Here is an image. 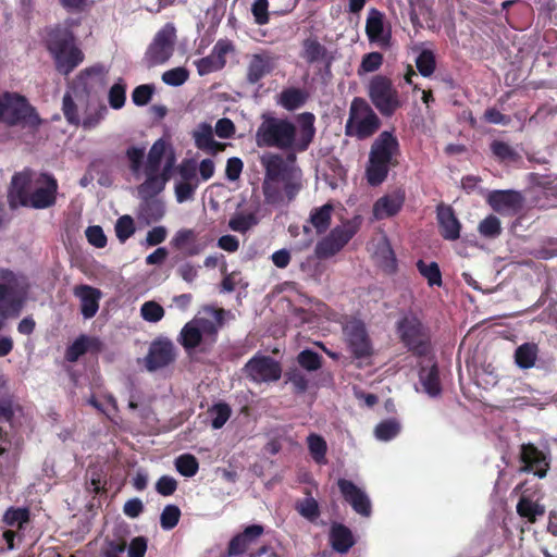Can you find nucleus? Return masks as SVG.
<instances>
[{
  "mask_svg": "<svg viewBox=\"0 0 557 557\" xmlns=\"http://www.w3.org/2000/svg\"><path fill=\"white\" fill-rule=\"evenodd\" d=\"M343 333L354 358L364 359L372 356V342L363 321L356 318L349 319L343 326Z\"/></svg>",
  "mask_w": 557,
  "mask_h": 557,
  "instance_id": "obj_14",
  "label": "nucleus"
},
{
  "mask_svg": "<svg viewBox=\"0 0 557 557\" xmlns=\"http://www.w3.org/2000/svg\"><path fill=\"white\" fill-rule=\"evenodd\" d=\"M269 1L268 0H255L251 5V13L255 17V22L258 25H265L270 21L269 16Z\"/></svg>",
  "mask_w": 557,
  "mask_h": 557,
  "instance_id": "obj_63",
  "label": "nucleus"
},
{
  "mask_svg": "<svg viewBox=\"0 0 557 557\" xmlns=\"http://www.w3.org/2000/svg\"><path fill=\"white\" fill-rule=\"evenodd\" d=\"M380 127L381 120L371 106L363 98H354L345 124V135L363 140L373 136Z\"/></svg>",
  "mask_w": 557,
  "mask_h": 557,
  "instance_id": "obj_9",
  "label": "nucleus"
},
{
  "mask_svg": "<svg viewBox=\"0 0 557 557\" xmlns=\"http://www.w3.org/2000/svg\"><path fill=\"white\" fill-rule=\"evenodd\" d=\"M203 312L209 314L213 320L207 318H195L193 321L201 330V335L215 337L219 329L224 323L225 310L222 308L216 309L211 306H205Z\"/></svg>",
  "mask_w": 557,
  "mask_h": 557,
  "instance_id": "obj_29",
  "label": "nucleus"
},
{
  "mask_svg": "<svg viewBox=\"0 0 557 557\" xmlns=\"http://www.w3.org/2000/svg\"><path fill=\"white\" fill-rule=\"evenodd\" d=\"M178 342L186 350L197 348L202 342L201 330L194 321L187 322L180 333Z\"/></svg>",
  "mask_w": 557,
  "mask_h": 557,
  "instance_id": "obj_40",
  "label": "nucleus"
},
{
  "mask_svg": "<svg viewBox=\"0 0 557 557\" xmlns=\"http://www.w3.org/2000/svg\"><path fill=\"white\" fill-rule=\"evenodd\" d=\"M358 225L347 221L334 227L315 246L314 253L319 259H327L339 252L357 234Z\"/></svg>",
  "mask_w": 557,
  "mask_h": 557,
  "instance_id": "obj_13",
  "label": "nucleus"
},
{
  "mask_svg": "<svg viewBox=\"0 0 557 557\" xmlns=\"http://www.w3.org/2000/svg\"><path fill=\"white\" fill-rule=\"evenodd\" d=\"M539 348L534 343H524L515 351V361L521 369H530L535 364Z\"/></svg>",
  "mask_w": 557,
  "mask_h": 557,
  "instance_id": "obj_39",
  "label": "nucleus"
},
{
  "mask_svg": "<svg viewBox=\"0 0 557 557\" xmlns=\"http://www.w3.org/2000/svg\"><path fill=\"white\" fill-rule=\"evenodd\" d=\"M209 413L213 414V419L211 421V426L215 430L223 428V425L231 418L232 409L228 404L224 401H220L214 404L210 409Z\"/></svg>",
  "mask_w": 557,
  "mask_h": 557,
  "instance_id": "obj_51",
  "label": "nucleus"
},
{
  "mask_svg": "<svg viewBox=\"0 0 557 557\" xmlns=\"http://www.w3.org/2000/svg\"><path fill=\"white\" fill-rule=\"evenodd\" d=\"M297 122L298 129L287 119L263 114L256 132V145L259 148L275 147L281 150L306 151L315 135V116L311 112H304L297 116Z\"/></svg>",
  "mask_w": 557,
  "mask_h": 557,
  "instance_id": "obj_1",
  "label": "nucleus"
},
{
  "mask_svg": "<svg viewBox=\"0 0 557 557\" xmlns=\"http://www.w3.org/2000/svg\"><path fill=\"white\" fill-rule=\"evenodd\" d=\"M136 228L131 215H122L115 223V235L121 243H125L134 235Z\"/></svg>",
  "mask_w": 557,
  "mask_h": 557,
  "instance_id": "obj_58",
  "label": "nucleus"
},
{
  "mask_svg": "<svg viewBox=\"0 0 557 557\" xmlns=\"http://www.w3.org/2000/svg\"><path fill=\"white\" fill-rule=\"evenodd\" d=\"M300 58L308 64L324 63L326 67H330L333 61L326 47L315 36H309L302 40Z\"/></svg>",
  "mask_w": 557,
  "mask_h": 557,
  "instance_id": "obj_27",
  "label": "nucleus"
},
{
  "mask_svg": "<svg viewBox=\"0 0 557 557\" xmlns=\"http://www.w3.org/2000/svg\"><path fill=\"white\" fill-rule=\"evenodd\" d=\"M103 66L100 64L92 65L79 72L73 79L70 90L66 91L62 100V112L66 122L71 125H81L79 109L83 110L90 97L94 84L92 77H99L103 74Z\"/></svg>",
  "mask_w": 557,
  "mask_h": 557,
  "instance_id": "obj_4",
  "label": "nucleus"
},
{
  "mask_svg": "<svg viewBox=\"0 0 557 557\" xmlns=\"http://www.w3.org/2000/svg\"><path fill=\"white\" fill-rule=\"evenodd\" d=\"M89 337L81 335L65 350V360L76 362L83 355L88 351Z\"/></svg>",
  "mask_w": 557,
  "mask_h": 557,
  "instance_id": "obj_52",
  "label": "nucleus"
},
{
  "mask_svg": "<svg viewBox=\"0 0 557 557\" xmlns=\"http://www.w3.org/2000/svg\"><path fill=\"white\" fill-rule=\"evenodd\" d=\"M29 521V509L26 507H10L2 517V522L9 527L22 528Z\"/></svg>",
  "mask_w": 557,
  "mask_h": 557,
  "instance_id": "obj_45",
  "label": "nucleus"
},
{
  "mask_svg": "<svg viewBox=\"0 0 557 557\" xmlns=\"http://www.w3.org/2000/svg\"><path fill=\"white\" fill-rule=\"evenodd\" d=\"M88 243L96 248H103L107 245V236L99 225L88 226L85 231Z\"/></svg>",
  "mask_w": 557,
  "mask_h": 557,
  "instance_id": "obj_64",
  "label": "nucleus"
},
{
  "mask_svg": "<svg viewBox=\"0 0 557 557\" xmlns=\"http://www.w3.org/2000/svg\"><path fill=\"white\" fill-rule=\"evenodd\" d=\"M517 513L529 523H535L539 517L545 515V506L533 502L527 496H521L517 506Z\"/></svg>",
  "mask_w": 557,
  "mask_h": 557,
  "instance_id": "obj_36",
  "label": "nucleus"
},
{
  "mask_svg": "<svg viewBox=\"0 0 557 557\" xmlns=\"http://www.w3.org/2000/svg\"><path fill=\"white\" fill-rule=\"evenodd\" d=\"M400 145L397 137L388 131L382 132L371 144L364 177L367 183L376 187L383 184L392 168L398 165Z\"/></svg>",
  "mask_w": 557,
  "mask_h": 557,
  "instance_id": "obj_2",
  "label": "nucleus"
},
{
  "mask_svg": "<svg viewBox=\"0 0 557 557\" xmlns=\"http://www.w3.org/2000/svg\"><path fill=\"white\" fill-rule=\"evenodd\" d=\"M193 137L198 149L207 151L213 143V131L210 124L201 123L194 132Z\"/></svg>",
  "mask_w": 557,
  "mask_h": 557,
  "instance_id": "obj_53",
  "label": "nucleus"
},
{
  "mask_svg": "<svg viewBox=\"0 0 557 557\" xmlns=\"http://www.w3.org/2000/svg\"><path fill=\"white\" fill-rule=\"evenodd\" d=\"M175 468L183 476L191 478L197 474L199 462L194 455L183 454L175 459Z\"/></svg>",
  "mask_w": 557,
  "mask_h": 557,
  "instance_id": "obj_46",
  "label": "nucleus"
},
{
  "mask_svg": "<svg viewBox=\"0 0 557 557\" xmlns=\"http://www.w3.org/2000/svg\"><path fill=\"white\" fill-rule=\"evenodd\" d=\"M198 74L203 76L222 70L225 64L218 60L212 53L196 61Z\"/></svg>",
  "mask_w": 557,
  "mask_h": 557,
  "instance_id": "obj_60",
  "label": "nucleus"
},
{
  "mask_svg": "<svg viewBox=\"0 0 557 557\" xmlns=\"http://www.w3.org/2000/svg\"><path fill=\"white\" fill-rule=\"evenodd\" d=\"M181 509L176 505H166L160 516V525L163 530L174 529L181 518Z\"/></svg>",
  "mask_w": 557,
  "mask_h": 557,
  "instance_id": "obj_55",
  "label": "nucleus"
},
{
  "mask_svg": "<svg viewBox=\"0 0 557 557\" xmlns=\"http://www.w3.org/2000/svg\"><path fill=\"white\" fill-rule=\"evenodd\" d=\"M139 218L147 224L160 221L165 214L164 203L153 197H140Z\"/></svg>",
  "mask_w": 557,
  "mask_h": 557,
  "instance_id": "obj_32",
  "label": "nucleus"
},
{
  "mask_svg": "<svg viewBox=\"0 0 557 557\" xmlns=\"http://www.w3.org/2000/svg\"><path fill=\"white\" fill-rule=\"evenodd\" d=\"M263 532L264 528L261 524H250L246 527L240 533L231 539L224 556L236 557L244 555Z\"/></svg>",
  "mask_w": 557,
  "mask_h": 557,
  "instance_id": "obj_24",
  "label": "nucleus"
},
{
  "mask_svg": "<svg viewBox=\"0 0 557 557\" xmlns=\"http://www.w3.org/2000/svg\"><path fill=\"white\" fill-rule=\"evenodd\" d=\"M369 97L375 108L384 116L393 115L401 106L398 91L393 87L392 81L386 76L376 75L371 79Z\"/></svg>",
  "mask_w": 557,
  "mask_h": 557,
  "instance_id": "obj_11",
  "label": "nucleus"
},
{
  "mask_svg": "<svg viewBox=\"0 0 557 557\" xmlns=\"http://www.w3.org/2000/svg\"><path fill=\"white\" fill-rule=\"evenodd\" d=\"M490 149L493 157L500 163H517L521 159V156L503 140H493Z\"/></svg>",
  "mask_w": 557,
  "mask_h": 557,
  "instance_id": "obj_38",
  "label": "nucleus"
},
{
  "mask_svg": "<svg viewBox=\"0 0 557 557\" xmlns=\"http://www.w3.org/2000/svg\"><path fill=\"white\" fill-rule=\"evenodd\" d=\"M213 237L209 234L200 236L195 228L182 227L175 232L170 246L182 258H193L202 253L211 244Z\"/></svg>",
  "mask_w": 557,
  "mask_h": 557,
  "instance_id": "obj_12",
  "label": "nucleus"
},
{
  "mask_svg": "<svg viewBox=\"0 0 557 557\" xmlns=\"http://www.w3.org/2000/svg\"><path fill=\"white\" fill-rule=\"evenodd\" d=\"M259 222L255 213L237 214L230 220V227L239 233H246Z\"/></svg>",
  "mask_w": 557,
  "mask_h": 557,
  "instance_id": "obj_56",
  "label": "nucleus"
},
{
  "mask_svg": "<svg viewBox=\"0 0 557 557\" xmlns=\"http://www.w3.org/2000/svg\"><path fill=\"white\" fill-rule=\"evenodd\" d=\"M400 431L399 423L394 419L380 422L374 430L376 438L381 441H389L394 438Z\"/></svg>",
  "mask_w": 557,
  "mask_h": 557,
  "instance_id": "obj_54",
  "label": "nucleus"
},
{
  "mask_svg": "<svg viewBox=\"0 0 557 557\" xmlns=\"http://www.w3.org/2000/svg\"><path fill=\"white\" fill-rule=\"evenodd\" d=\"M523 194L515 189H495L487 194L486 203L502 216H516L524 208Z\"/></svg>",
  "mask_w": 557,
  "mask_h": 557,
  "instance_id": "obj_15",
  "label": "nucleus"
},
{
  "mask_svg": "<svg viewBox=\"0 0 557 557\" xmlns=\"http://www.w3.org/2000/svg\"><path fill=\"white\" fill-rule=\"evenodd\" d=\"M419 382L422 391L431 398H437L442 395L443 387L440 377V369L436 361L430 367L421 366L418 371Z\"/></svg>",
  "mask_w": 557,
  "mask_h": 557,
  "instance_id": "obj_28",
  "label": "nucleus"
},
{
  "mask_svg": "<svg viewBox=\"0 0 557 557\" xmlns=\"http://www.w3.org/2000/svg\"><path fill=\"white\" fill-rule=\"evenodd\" d=\"M276 66V58L269 51L253 53L249 58L246 70V81L250 85L258 84L271 74Z\"/></svg>",
  "mask_w": 557,
  "mask_h": 557,
  "instance_id": "obj_22",
  "label": "nucleus"
},
{
  "mask_svg": "<svg viewBox=\"0 0 557 557\" xmlns=\"http://www.w3.org/2000/svg\"><path fill=\"white\" fill-rule=\"evenodd\" d=\"M189 77V72L185 67H174L162 74V81L169 86H182Z\"/></svg>",
  "mask_w": 557,
  "mask_h": 557,
  "instance_id": "obj_62",
  "label": "nucleus"
},
{
  "mask_svg": "<svg viewBox=\"0 0 557 557\" xmlns=\"http://www.w3.org/2000/svg\"><path fill=\"white\" fill-rule=\"evenodd\" d=\"M337 486L343 498L358 515L367 518L371 516V500L364 491L347 479H338Z\"/></svg>",
  "mask_w": 557,
  "mask_h": 557,
  "instance_id": "obj_20",
  "label": "nucleus"
},
{
  "mask_svg": "<svg viewBox=\"0 0 557 557\" xmlns=\"http://www.w3.org/2000/svg\"><path fill=\"white\" fill-rule=\"evenodd\" d=\"M307 444L309 453L312 457V459L318 465H325L326 463V451H327V444L325 440L315 433H311L307 437Z\"/></svg>",
  "mask_w": 557,
  "mask_h": 557,
  "instance_id": "obj_41",
  "label": "nucleus"
},
{
  "mask_svg": "<svg viewBox=\"0 0 557 557\" xmlns=\"http://www.w3.org/2000/svg\"><path fill=\"white\" fill-rule=\"evenodd\" d=\"M416 66L424 77H430L436 69V59L432 50L424 49L416 59Z\"/></svg>",
  "mask_w": 557,
  "mask_h": 557,
  "instance_id": "obj_47",
  "label": "nucleus"
},
{
  "mask_svg": "<svg viewBox=\"0 0 557 557\" xmlns=\"http://www.w3.org/2000/svg\"><path fill=\"white\" fill-rule=\"evenodd\" d=\"M46 48L54 60L55 70L70 75L83 61L84 53L75 44L73 32L63 25H54L47 30Z\"/></svg>",
  "mask_w": 557,
  "mask_h": 557,
  "instance_id": "obj_3",
  "label": "nucleus"
},
{
  "mask_svg": "<svg viewBox=\"0 0 557 557\" xmlns=\"http://www.w3.org/2000/svg\"><path fill=\"white\" fill-rule=\"evenodd\" d=\"M176 358L175 347L170 339L159 338L150 344L145 367L149 372L163 369L174 362Z\"/></svg>",
  "mask_w": 557,
  "mask_h": 557,
  "instance_id": "obj_19",
  "label": "nucleus"
},
{
  "mask_svg": "<svg viewBox=\"0 0 557 557\" xmlns=\"http://www.w3.org/2000/svg\"><path fill=\"white\" fill-rule=\"evenodd\" d=\"M165 151L166 143L163 139H158L149 150L145 172H159Z\"/></svg>",
  "mask_w": 557,
  "mask_h": 557,
  "instance_id": "obj_42",
  "label": "nucleus"
},
{
  "mask_svg": "<svg viewBox=\"0 0 557 557\" xmlns=\"http://www.w3.org/2000/svg\"><path fill=\"white\" fill-rule=\"evenodd\" d=\"M308 98L307 90L298 87H287L281 91L278 103L287 111H295L301 108Z\"/></svg>",
  "mask_w": 557,
  "mask_h": 557,
  "instance_id": "obj_33",
  "label": "nucleus"
},
{
  "mask_svg": "<svg viewBox=\"0 0 557 557\" xmlns=\"http://www.w3.org/2000/svg\"><path fill=\"white\" fill-rule=\"evenodd\" d=\"M295 509L301 517L311 522H314L320 517L319 504L311 496L297 502Z\"/></svg>",
  "mask_w": 557,
  "mask_h": 557,
  "instance_id": "obj_48",
  "label": "nucleus"
},
{
  "mask_svg": "<svg viewBox=\"0 0 557 557\" xmlns=\"http://www.w3.org/2000/svg\"><path fill=\"white\" fill-rule=\"evenodd\" d=\"M176 41V29L172 23H166L157 32L148 46L143 62L148 69L164 64L173 55Z\"/></svg>",
  "mask_w": 557,
  "mask_h": 557,
  "instance_id": "obj_10",
  "label": "nucleus"
},
{
  "mask_svg": "<svg viewBox=\"0 0 557 557\" xmlns=\"http://www.w3.org/2000/svg\"><path fill=\"white\" fill-rule=\"evenodd\" d=\"M519 460L522 463V472L544 479L550 468V451L548 448L542 450L533 443H524L520 446Z\"/></svg>",
  "mask_w": 557,
  "mask_h": 557,
  "instance_id": "obj_16",
  "label": "nucleus"
},
{
  "mask_svg": "<svg viewBox=\"0 0 557 557\" xmlns=\"http://www.w3.org/2000/svg\"><path fill=\"white\" fill-rule=\"evenodd\" d=\"M280 182L277 180H263L262 193L267 205L276 206L284 201L285 193L280 188Z\"/></svg>",
  "mask_w": 557,
  "mask_h": 557,
  "instance_id": "obj_43",
  "label": "nucleus"
},
{
  "mask_svg": "<svg viewBox=\"0 0 557 557\" xmlns=\"http://www.w3.org/2000/svg\"><path fill=\"white\" fill-rule=\"evenodd\" d=\"M417 269L419 273L426 278L430 286H441L443 283L442 273L436 262L425 263L423 260H418Z\"/></svg>",
  "mask_w": 557,
  "mask_h": 557,
  "instance_id": "obj_44",
  "label": "nucleus"
},
{
  "mask_svg": "<svg viewBox=\"0 0 557 557\" xmlns=\"http://www.w3.org/2000/svg\"><path fill=\"white\" fill-rule=\"evenodd\" d=\"M406 191L404 188L395 190L380 197L373 205V215L376 220H384L397 215L404 207Z\"/></svg>",
  "mask_w": 557,
  "mask_h": 557,
  "instance_id": "obj_23",
  "label": "nucleus"
},
{
  "mask_svg": "<svg viewBox=\"0 0 557 557\" xmlns=\"http://www.w3.org/2000/svg\"><path fill=\"white\" fill-rule=\"evenodd\" d=\"M140 314L147 322H159L164 317V309L156 301H146L141 305Z\"/></svg>",
  "mask_w": 557,
  "mask_h": 557,
  "instance_id": "obj_59",
  "label": "nucleus"
},
{
  "mask_svg": "<svg viewBox=\"0 0 557 557\" xmlns=\"http://www.w3.org/2000/svg\"><path fill=\"white\" fill-rule=\"evenodd\" d=\"M76 295L81 297V312L85 319H91L99 309L100 290L89 285H81L76 288Z\"/></svg>",
  "mask_w": 557,
  "mask_h": 557,
  "instance_id": "obj_30",
  "label": "nucleus"
},
{
  "mask_svg": "<svg viewBox=\"0 0 557 557\" xmlns=\"http://www.w3.org/2000/svg\"><path fill=\"white\" fill-rule=\"evenodd\" d=\"M107 113V107L103 104L96 103L91 100V96L88 98L87 104L83 108V119L81 124L85 129H91L96 127L101 120H103Z\"/></svg>",
  "mask_w": 557,
  "mask_h": 557,
  "instance_id": "obj_34",
  "label": "nucleus"
},
{
  "mask_svg": "<svg viewBox=\"0 0 557 557\" xmlns=\"http://www.w3.org/2000/svg\"><path fill=\"white\" fill-rule=\"evenodd\" d=\"M145 174L146 180L138 186V194L140 197L156 198L164 189L168 176H159V172H145Z\"/></svg>",
  "mask_w": 557,
  "mask_h": 557,
  "instance_id": "obj_37",
  "label": "nucleus"
},
{
  "mask_svg": "<svg viewBox=\"0 0 557 557\" xmlns=\"http://www.w3.org/2000/svg\"><path fill=\"white\" fill-rule=\"evenodd\" d=\"M108 99L112 109L119 110L124 107L126 100V85L122 79H119V82L111 86Z\"/></svg>",
  "mask_w": 557,
  "mask_h": 557,
  "instance_id": "obj_57",
  "label": "nucleus"
},
{
  "mask_svg": "<svg viewBox=\"0 0 557 557\" xmlns=\"http://www.w3.org/2000/svg\"><path fill=\"white\" fill-rule=\"evenodd\" d=\"M260 161L264 169V178L281 181L287 200H294L302 188L301 170L285 162L277 153L263 156Z\"/></svg>",
  "mask_w": 557,
  "mask_h": 557,
  "instance_id": "obj_8",
  "label": "nucleus"
},
{
  "mask_svg": "<svg viewBox=\"0 0 557 557\" xmlns=\"http://www.w3.org/2000/svg\"><path fill=\"white\" fill-rule=\"evenodd\" d=\"M246 376L255 383L276 382L281 379L282 367L270 356L256 355L244 367Z\"/></svg>",
  "mask_w": 557,
  "mask_h": 557,
  "instance_id": "obj_17",
  "label": "nucleus"
},
{
  "mask_svg": "<svg viewBox=\"0 0 557 557\" xmlns=\"http://www.w3.org/2000/svg\"><path fill=\"white\" fill-rule=\"evenodd\" d=\"M333 210L334 207L330 202L311 210L309 223L315 228L318 234H323L329 230Z\"/></svg>",
  "mask_w": 557,
  "mask_h": 557,
  "instance_id": "obj_35",
  "label": "nucleus"
},
{
  "mask_svg": "<svg viewBox=\"0 0 557 557\" xmlns=\"http://www.w3.org/2000/svg\"><path fill=\"white\" fill-rule=\"evenodd\" d=\"M396 332L400 343L416 357H426L432 350V334L416 314L404 315L396 323Z\"/></svg>",
  "mask_w": 557,
  "mask_h": 557,
  "instance_id": "obj_6",
  "label": "nucleus"
},
{
  "mask_svg": "<svg viewBox=\"0 0 557 557\" xmlns=\"http://www.w3.org/2000/svg\"><path fill=\"white\" fill-rule=\"evenodd\" d=\"M0 122L9 126L37 128L41 119L26 97L7 91L0 95Z\"/></svg>",
  "mask_w": 557,
  "mask_h": 557,
  "instance_id": "obj_7",
  "label": "nucleus"
},
{
  "mask_svg": "<svg viewBox=\"0 0 557 557\" xmlns=\"http://www.w3.org/2000/svg\"><path fill=\"white\" fill-rule=\"evenodd\" d=\"M32 174L28 171L17 172L12 176L8 189V203L11 210L27 207L30 198Z\"/></svg>",
  "mask_w": 557,
  "mask_h": 557,
  "instance_id": "obj_21",
  "label": "nucleus"
},
{
  "mask_svg": "<svg viewBox=\"0 0 557 557\" xmlns=\"http://www.w3.org/2000/svg\"><path fill=\"white\" fill-rule=\"evenodd\" d=\"M322 361V356L311 349H304L297 356L298 364L310 372L321 369Z\"/></svg>",
  "mask_w": 557,
  "mask_h": 557,
  "instance_id": "obj_50",
  "label": "nucleus"
},
{
  "mask_svg": "<svg viewBox=\"0 0 557 557\" xmlns=\"http://www.w3.org/2000/svg\"><path fill=\"white\" fill-rule=\"evenodd\" d=\"M38 186L30 193L27 207L34 209H47L55 205L58 194V181L48 173H41L37 180Z\"/></svg>",
  "mask_w": 557,
  "mask_h": 557,
  "instance_id": "obj_18",
  "label": "nucleus"
},
{
  "mask_svg": "<svg viewBox=\"0 0 557 557\" xmlns=\"http://www.w3.org/2000/svg\"><path fill=\"white\" fill-rule=\"evenodd\" d=\"M330 543L335 552L344 554L355 545V539L349 528L342 523H333L330 531Z\"/></svg>",
  "mask_w": 557,
  "mask_h": 557,
  "instance_id": "obj_31",
  "label": "nucleus"
},
{
  "mask_svg": "<svg viewBox=\"0 0 557 557\" xmlns=\"http://www.w3.org/2000/svg\"><path fill=\"white\" fill-rule=\"evenodd\" d=\"M366 34L371 44H376L382 49L391 47V32L384 29V14L376 9H371L366 22Z\"/></svg>",
  "mask_w": 557,
  "mask_h": 557,
  "instance_id": "obj_25",
  "label": "nucleus"
},
{
  "mask_svg": "<svg viewBox=\"0 0 557 557\" xmlns=\"http://www.w3.org/2000/svg\"><path fill=\"white\" fill-rule=\"evenodd\" d=\"M436 220L442 237L446 240H457L460 237L461 223L449 205L440 203L436 207Z\"/></svg>",
  "mask_w": 557,
  "mask_h": 557,
  "instance_id": "obj_26",
  "label": "nucleus"
},
{
  "mask_svg": "<svg viewBox=\"0 0 557 557\" xmlns=\"http://www.w3.org/2000/svg\"><path fill=\"white\" fill-rule=\"evenodd\" d=\"M26 302L24 277L10 269L0 268V331L9 319L18 318Z\"/></svg>",
  "mask_w": 557,
  "mask_h": 557,
  "instance_id": "obj_5",
  "label": "nucleus"
},
{
  "mask_svg": "<svg viewBox=\"0 0 557 557\" xmlns=\"http://www.w3.org/2000/svg\"><path fill=\"white\" fill-rule=\"evenodd\" d=\"M478 231L485 238H496L502 234L503 228L499 219L490 214L479 223Z\"/></svg>",
  "mask_w": 557,
  "mask_h": 557,
  "instance_id": "obj_49",
  "label": "nucleus"
},
{
  "mask_svg": "<svg viewBox=\"0 0 557 557\" xmlns=\"http://www.w3.org/2000/svg\"><path fill=\"white\" fill-rule=\"evenodd\" d=\"M154 90L156 88L152 84L139 85L132 91V101L137 107H144L150 102Z\"/></svg>",
  "mask_w": 557,
  "mask_h": 557,
  "instance_id": "obj_61",
  "label": "nucleus"
}]
</instances>
